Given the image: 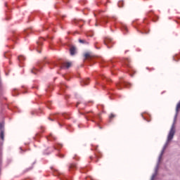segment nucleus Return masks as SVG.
Masks as SVG:
<instances>
[{"mask_svg": "<svg viewBox=\"0 0 180 180\" xmlns=\"http://www.w3.org/2000/svg\"><path fill=\"white\" fill-rule=\"evenodd\" d=\"M58 157H60V158H64V155H63L61 153H58Z\"/></svg>", "mask_w": 180, "mask_h": 180, "instance_id": "f704fd0d", "label": "nucleus"}, {"mask_svg": "<svg viewBox=\"0 0 180 180\" xmlns=\"http://www.w3.org/2000/svg\"><path fill=\"white\" fill-rule=\"evenodd\" d=\"M79 21H78V20H74L73 22L75 23L76 25H78Z\"/></svg>", "mask_w": 180, "mask_h": 180, "instance_id": "e433bc0d", "label": "nucleus"}, {"mask_svg": "<svg viewBox=\"0 0 180 180\" xmlns=\"http://www.w3.org/2000/svg\"><path fill=\"white\" fill-rule=\"evenodd\" d=\"M14 40H18V35L14 36Z\"/></svg>", "mask_w": 180, "mask_h": 180, "instance_id": "79ce46f5", "label": "nucleus"}, {"mask_svg": "<svg viewBox=\"0 0 180 180\" xmlns=\"http://www.w3.org/2000/svg\"><path fill=\"white\" fill-rule=\"evenodd\" d=\"M63 2H68V1H70V0H63Z\"/></svg>", "mask_w": 180, "mask_h": 180, "instance_id": "09e8293b", "label": "nucleus"}, {"mask_svg": "<svg viewBox=\"0 0 180 180\" xmlns=\"http://www.w3.org/2000/svg\"><path fill=\"white\" fill-rule=\"evenodd\" d=\"M79 105V102H78L77 104L76 105V108H77Z\"/></svg>", "mask_w": 180, "mask_h": 180, "instance_id": "8fccbe9b", "label": "nucleus"}, {"mask_svg": "<svg viewBox=\"0 0 180 180\" xmlns=\"http://www.w3.org/2000/svg\"><path fill=\"white\" fill-rule=\"evenodd\" d=\"M49 120H51V122H54V120H57L58 124L59 126H63V120L60 117V115L55 114L53 115L51 117L49 118Z\"/></svg>", "mask_w": 180, "mask_h": 180, "instance_id": "f257e3e1", "label": "nucleus"}, {"mask_svg": "<svg viewBox=\"0 0 180 180\" xmlns=\"http://www.w3.org/2000/svg\"><path fill=\"white\" fill-rule=\"evenodd\" d=\"M49 89L51 90V89H53V87L51 86H49Z\"/></svg>", "mask_w": 180, "mask_h": 180, "instance_id": "a18cd8bd", "label": "nucleus"}, {"mask_svg": "<svg viewBox=\"0 0 180 180\" xmlns=\"http://www.w3.org/2000/svg\"><path fill=\"white\" fill-rule=\"evenodd\" d=\"M121 29L123 30V32H127V27H126L124 25H122Z\"/></svg>", "mask_w": 180, "mask_h": 180, "instance_id": "c85d7f7f", "label": "nucleus"}, {"mask_svg": "<svg viewBox=\"0 0 180 180\" xmlns=\"http://www.w3.org/2000/svg\"><path fill=\"white\" fill-rule=\"evenodd\" d=\"M75 169H77V165H75V164H71V165H70V167H69V170H70V171H74V170H75Z\"/></svg>", "mask_w": 180, "mask_h": 180, "instance_id": "1a4fd4ad", "label": "nucleus"}, {"mask_svg": "<svg viewBox=\"0 0 180 180\" xmlns=\"http://www.w3.org/2000/svg\"><path fill=\"white\" fill-rule=\"evenodd\" d=\"M60 173L57 170L55 171V175H58Z\"/></svg>", "mask_w": 180, "mask_h": 180, "instance_id": "37998d69", "label": "nucleus"}, {"mask_svg": "<svg viewBox=\"0 0 180 180\" xmlns=\"http://www.w3.org/2000/svg\"><path fill=\"white\" fill-rule=\"evenodd\" d=\"M91 119H95V117L90 116Z\"/></svg>", "mask_w": 180, "mask_h": 180, "instance_id": "603ef678", "label": "nucleus"}, {"mask_svg": "<svg viewBox=\"0 0 180 180\" xmlns=\"http://www.w3.org/2000/svg\"><path fill=\"white\" fill-rule=\"evenodd\" d=\"M31 169H33V166H32L30 168H27V169H25L24 172H27L28 171H30Z\"/></svg>", "mask_w": 180, "mask_h": 180, "instance_id": "473e14b6", "label": "nucleus"}, {"mask_svg": "<svg viewBox=\"0 0 180 180\" xmlns=\"http://www.w3.org/2000/svg\"><path fill=\"white\" fill-rule=\"evenodd\" d=\"M116 86H117V88H118V89H120L122 86H126L127 88H129V86H131V84L126 82H121L117 83Z\"/></svg>", "mask_w": 180, "mask_h": 180, "instance_id": "20e7f679", "label": "nucleus"}, {"mask_svg": "<svg viewBox=\"0 0 180 180\" xmlns=\"http://www.w3.org/2000/svg\"><path fill=\"white\" fill-rule=\"evenodd\" d=\"M70 47V56H75L77 54V47L74 45H68Z\"/></svg>", "mask_w": 180, "mask_h": 180, "instance_id": "39448f33", "label": "nucleus"}, {"mask_svg": "<svg viewBox=\"0 0 180 180\" xmlns=\"http://www.w3.org/2000/svg\"><path fill=\"white\" fill-rule=\"evenodd\" d=\"M86 113H89V112H86Z\"/></svg>", "mask_w": 180, "mask_h": 180, "instance_id": "680f3d73", "label": "nucleus"}, {"mask_svg": "<svg viewBox=\"0 0 180 180\" xmlns=\"http://www.w3.org/2000/svg\"><path fill=\"white\" fill-rule=\"evenodd\" d=\"M16 95H18V91H16V89H14L13 91V96H16Z\"/></svg>", "mask_w": 180, "mask_h": 180, "instance_id": "2f4dec72", "label": "nucleus"}, {"mask_svg": "<svg viewBox=\"0 0 180 180\" xmlns=\"http://www.w3.org/2000/svg\"><path fill=\"white\" fill-rule=\"evenodd\" d=\"M116 117V115H115V114L111 113L110 115L109 116L110 122L111 120L113 119V117Z\"/></svg>", "mask_w": 180, "mask_h": 180, "instance_id": "cd10ccee", "label": "nucleus"}, {"mask_svg": "<svg viewBox=\"0 0 180 180\" xmlns=\"http://www.w3.org/2000/svg\"><path fill=\"white\" fill-rule=\"evenodd\" d=\"M34 164H36V162H34L33 164H32V165H34Z\"/></svg>", "mask_w": 180, "mask_h": 180, "instance_id": "6e6d98bb", "label": "nucleus"}, {"mask_svg": "<svg viewBox=\"0 0 180 180\" xmlns=\"http://www.w3.org/2000/svg\"><path fill=\"white\" fill-rule=\"evenodd\" d=\"M25 153H26V150H22V147H20V148H19V153H20V154H25Z\"/></svg>", "mask_w": 180, "mask_h": 180, "instance_id": "a878e982", "label": "nucleus"}, {"mask_svg": "<svg viewBox=\"0 0 180 180\" xmlns=\"http://www.w3.org/2000/svg\"><path fill=\"white\" fill-rule=\"evenodd\" d=\"M101 79H103V81H106V82H110V79L103 75H101Z\"/></svg>", "mask_w": 180, "mask_h": 180, "instance_id": "2eb2a0df", "label": "nucleus"}, {"mask_svg": "<svg viewBox=\"0 0 180 180\" xmlns=\"http://www.w3.org/2000/svg\"><path fill=\"white\" fill-rule=\"evenodd\" d=\"M91 122H93L94 123H95V120H91Z\"/></svg>", "mask_w": 180, "mask_h": 180, "instance_id": "5fc2aeb1", "label": "nucleus"}, {"mask_svg": "<svg viewBox=\"0 0 180 180\" xmlns=\"http://www.w3.org/2000/svg\"><path fill=\"white\" fill-rule=\"evenodd\" d=\"M0 139H1L2 141L5 139V131H1L0 132Z\"/></svg>", "mask_w": 180, "mask_h": 180, "instance_id": "4468645a", "label": "nucleus"}, {"mask_svg": "<svg viewBox=\"0 0 180 180\" xmlns=\"http://www.w3.org/2000/svg\"><path fill=\"white\" fill-rule=\"evenodd\" d=\"M62 116H63V117H65V119H70V114L62 113Z\"/></svg>", "mask_w": 180, "mask_h": 180, "instance_id": "4be33fe9", "label": "nucleus"}, {"mask_svg": "<svg viewBox=\"0 0 180 180\" xmlns=\"http://www.w3.org/2000/svg\"><path fill=\"white\" fill-rule=\"evenodd\" d=\"M118 6L119 8H123V1H120L118 2Z\"/></svg>", "mask_w": 180, "mask_h": 180, "instance_id": "bb28decb", "label": "nucleus"}, {"mask_svg": "<svg viewBox=\"0 0 180 180\" xmlns=\"http://www.w3.org/2000/svg\"><path fill=\"white\" fill-rule=\"evenodd\" d=\"M78 127H81L79 125H78Z\"/></svg>", "mask_w": 180, "mask_h": 180, "instance_id": "e2e57ef3", "label": "nucleus"}, {"mask_svg": "<svg viewBox=\"0 0 180 180\" xmlns=\"http://www.w3.org/2000/svg\"><path fill=\"white\" fill-rule=\"evenodd\" d=\"M5 131V125L4 124V122L0 123V131Z\"/></svg>", "mask_w": 180, "mask_h": 180, "instance_id": "f3484780", "label": "nucleus"}, {"mask_svg": "<svg viewBox=\"0 0 180 180\" xmlns=\"http://www.w3.org/2000/svg\"><path fill=\"white\" fill-rule=\"evenodd\" d=\"M80 2H85V0H83V1H80Z\"/></svg>", "mask_w": 180, "mask_h": 180, "instance_id": "13d9d810", "label": "nucleus"}, {"mask_svg": "<svg viewBox=\"0 0 180 180\" xmlns=\"http://www.w3.org/2000/svg\"><path fill=\"white\" fill-rule=\"evenodd\" d=\"M60 18H61V19H64V18H65V15H60L59 17H58V19H60Z\"/></svg>", "mask_w": 180, "mask_h": 180, "instance_id": "c9c22d12", "label": "nucleus"}, {"mask_svg": "<svg viewBox=\"0 0 180 180\" xmlns=\"http://www.w3.org/2000/svg\"><path fill=\"white\" fill-rule=\"evenodd\" d=\"M29 33H30V29L25 30H24V34H25V36H27V35L29 34Z\"/></svg>", "mask_w": 180, "mask_h": 180, "instance_id": "b1692460", "label": "nucleus"}, {"mask_svg": "<svg viewBox=\"0 0 180 180\" xmlns=\"http://www.w3.org/2000/svg\"><path fill=\"white\" fill-rule=\"evenodd\" d=\"M4 57H6V53H5V54H4Z\"/></svg>", "mask_w": 180, "mask_h": 180, "instance_id": "bf43d9fd", "label": "nucleus"}, {"mask_svg": "<svg viewBox=\"0 0 180 180\" xmlns=\"http://www.w3.org/2000/svg\"><path fill=\"white\" fill-rule=\"evenodd\" d=\"M11 109L14 112H19V108H18V107H16V106H14L13 108H11Z\"/></svg>", "mask_w": 180, "mask_h": 180, "instance_id": "c756f323", "label": "nucleus"}, {"mask_svg": "<svg viewBox=\"0 0 180 180\" xmlns=\"http://www.w3.org/2000/svg\"><path fill=\"white\" fill-rule=\"evenodd\" d=\"M46 63L48 64L49 65H57V63L54 62L46 61Z\"/></svg>", "mask_w": 180, "mask_h": 180, "instance_id": "5701e85b", "label": "nucleus"}, {"mask_svg": "<svg viewBox=\"0 0 180 180\" xmlns=\"http://www.w3.org/2000/svg\"><path fill=\"white\" fill-rule=\"evenodd\" d=\"M96 124H98V122H96Z\"/></svg>", "mask_w": 180, "mask_h": 180, "instance_id": "69168bd1", "label": "nucleus"}, {"mask_svg": "<svg viewBox=\"0 0 180 180\" xmlns=\"http://www.w3.org/2000/svg\"><path fill=\"white\" fill-rule=\"evenodd\" d=\"M65 88H67V86H65V84H60V90L62 91V92H64Z\"/></svg>", "mask_w": 180, "mask_h": 180, "instance_id": "aec40b11", "label": "nucleus"}, {"mask_svg": "<svg viewBox=\"0 0 180 180\" xmlns=\"http://www.w3.org/2000/svg\"><path fill=\"white\" fill-rule=\"evenodd\" d=\"M32 74H34V75H37V73L40 72V70H39V69H37L36 67H33L31 70H30Z\"/></svg>", "mask_w": 180, "mask_h": 180, "instance_id": "6e6552de", "label": "nucleus"}, {"mask_svg": "<svg viewBox=\"0 0 180 180\" xmlns=\"http://www.w3.org/2000/svg\"><path fill=\"white\" fill-rule=\"evenodd\" d=\"M51 153H53V150L49 151V153H46V150L44 152V154H45L46 155H49V154H51Z\"/></svg>", "mask_w": 180, "mask_h": 180, "instance_id": "72a5a7b5", "label": "nucleus"}, {"mask_svg": "<svg viewBox=\"0 0 180 180\" xmlns=\"http://www.w3.org/2000/svg\"><path fill=\"white\" fill-rule=\"evenodd\" d=\"M103 43L108 47V49H112L113 41L112 40L111 38L104 37Z\"/></svg>", "mask_w": 180, "mask_h": 180, "instance_id": "f03ea898", "label": "nucleus"}, {"mask_svg": "<svg viewBox=\"0 0 180 180\" xmlns=\"http://www.w3.org/2000/svg\"><path fill=\"white\" fill-rule=\"evenodd\" d=\"M129 75H131V77H133V75H131V73H129Z\"/></svg>", "mask_w": 180, "mask_h": 180, "instance_id": "4d7b16f0", "label": "nucleus"}, {"mask_svg": "<svg viewBox=\"0 0 180 180\" xmlns=\"http://www.w3.org/2000/svg\"><path fill=\"white\" fill-rule=\"evenodd\" d=\"M101 63H102V64H104L103 67H105V65H108V64H106V63H105V61H102Z\"/></svg>", "mask_w": 180, "mask_h": 180, "instance_id": "58836bf2", "label": "nucleus"}, {"mask_svg": "<svg viewBox=\"0 0 180 180\" xmlns=\"http://www.w3.org/2000/svg\"><path fill=\"white\" fill-rule=\"evenodd\" d=\"M79 43H80L81 44H89V43L88 41H86L85 39H79Z\"/></svg>", "mask_w": 180, "mask_h": 180, "instance_id": "ddd939ff", "label": "nucleus"}, {"mask_svg": "<svg viewBox=\"0 0 180 180\" xmlns=\"http://www.w3.org/2000/svg\"><path fill=\"white\" fill-rule=\"evenodd\" d=\"M101 86H102V88H103V89H105V86L104 84H101Z\"/></svg>", "mask_w": 180, "mask_h": 180, "instance_id": "49530a36", "label": "nucleus"}, {"mask_svg": "<svg viewBox=\"0 0 180 180\" xmlns=\"http://www.w3.org/2000/svg\"><path fill=\"white\" fill-rule=\"evenodd\" d=\"M149 32H150V30H148V31L147 32V29L143 28V30L141 31V33L142 34H148Z\"/></svg>", "mask_w": 180, "mask_h": 180, "instance_id": "dca6fc26", "label": "nucleus"}, {"mask_svg": "<svg viewBox=\"0 0 180 180\" xmlns=\"http://www.w3.org/2000/svg\"><path fill=\"white\" fill-rule=\"evenodd\" d=\"M124 63L125 65H127V67H130L129 65V63H130V60L129 59H124Z\"/></svg>", "mask_w": 180, "mask_h": 180, "instance_id": "412c9836", "label": "nucleus"}, {"mask_svg": "<svg viewBox=\"0 0 180 180\" xmlns=\"http://www.w3.org/2000/svg\"><path fill=\"white\" fill-rule=\"evenodd\" d=\"M37 43L38 44V47L37 48V51L38 53H41V51H40V46H43V43H41V41H39V42L38 41Z\"/></svg>", "mask_w": 180, "mask_h": 180, "instance_id": "f8f14e48", "label": "nucleus"}, {"mask_svg": "<svg viewBox=\"0 0 180 180\" xmlns=\"http://www.w3.org/2000/svg\"><path fill=\"white\" fill-rule=\"evenodd\" d=\"M59 65H60V68H70L71 67V63H66L65 64L62 62H58Z\"/></svg>", "mask_w": 180, "mask_h": 180, "instance_id": "0eeeda50", "label": "nucleus"}, {"mask_svg": "<svg viewBox=\"0 0 180 180\" xmlns=\"http://www.w3.org/2000/svg\"><path fill=\"white\" fill-rule=\"evenodd\" d=\"M96 84L97 85H100V83H99V82H98V80H96Z\"/></svg>", "mask_w": 180, "mask_h": 180, "instance_id": "c03bdc74", "label": "nucleus"}, {"mask_svg": "<svg viewBox=\"0 0 180 180\" xmlns=\"http://www.w3.org/2000/svg\"><path fill=\"white\" fill-rule=\"evenodd\" d=\"M148 16L150 18H152V20H153V22H157V20H158V16L155 15H150V13L148 14Z\"/></svg>", "mask_w": 180, "mask_h": 180, "instance_id": "9d476101", "label": "nucleus"}, {"mask_svg": "<svg viewBox=\"0 0 180 180\" xmlns=\"http://www.w3.org/2000/svg\"><path fill=\"white\" fill-rule=\"evenodd\" d=\"M85 117L87 120H89V119H88V116L85 115Z\"/></svg>", "mask_w": 180, "mask_h": 180, "instance_id": "3c124183", "label": "nucleus"}, {"mask_svg": "<svg viewBox=\"0 0 180 180\" xmlns=\"http://www.w3.org/2000/svg\"><path fill=\"white\" fill-rule=\"evenodd\" d=\"M86 35L89 37H92V36H94V32H87Z\"/></svg>", "mask_w": 180, "mask_h": 180, "instance_id": "7c9ffc66", "label": "nucleus"}, {"mask_svg": "<svg viewBox=\"0 0 180 180\" xmlns=\"http://www.w3.org/2000/svg\"><path fill=\"white\" fill-rule=\"evenodd\" d=\"M81 84L82 86L84 85H88L89 84V79H84L81 82Z\"/></svg>", "mask_w": 180, "mask_h": 180, "instance_id": "9b49d317", "label": "nucleus"}, {"mask_svg": "<svg viewBox=\"0 0 180 180\" xmlns=\"http://www.w3.org/2000/svg\"><path fill=\"white\" fill-rule=\"evenodd\" d=\"M48 140H56V136H53V134H51L49 136L47 137Z\"/></svg>", "mask_w": 180, "mask_h": 180, "instance_id": "6ab92c4d", "label": "nucleus"}, {"mask_svg": "<svg viewBox=\"0 0 180 180\" xmlns=\"http://www.w3.org/2000/svg\"><path fill=\"white\" fill-rule=\"evenodd\" d=\"M142 117L144 119V120H147L148 122H150V120H148L147 119H146V117H144V116L142 115Z\"/></svg>", "mask_w": 180, "mask_h": 180, "instance_id": "a19ab883", "label": "nucleus"}, {"mask_svg": "<svg viewBox=\"0 0 180 180\" xmlns=\"http://www.w3.org/2000/svg\"><path fill=\"white\" fill-rule=\"evenodd\" d=\"M81 172H85L84 170H81Z\"/></svg>", "mask_w": 180, "mask_h": 180, "instance_id": "052dcab7", "label": "nucleus"}, {"mask_svg": "<svg viewBox=\"0 0 180 180\" xmlns=\"http://www.w3.org/2000/svg\"><path fill=\"white\" fill-rule=\"evenodd\" d=\"M100 129H102V127H99Z\"/></svg>", "mask_w": 180, "mask_h": 180, "instance_id": "0e129e2a", "label": "nucleus"}, {"mask_svg": "<svg viewBox=\"0 0 180 180\" xmlns=\"http://www.w3.org/2000/svg\"><path fill=\"white\" fill-rule=\"evenodd\" d=\"M25 58L22 56H18V61H20V64L25 61Z\"/></svg>", "mask_w": 180, "mask_h": 180, "instance_id": "a211bd4d", "label": "nucleus"}, {"mask_svg": "<svg viewBox=\"0 0 180 180\" xmlns=\"http://www.w3.org/2000/svg\"><path fill=\"white\" fill-rule=\"evenodd\" d=\"M47 38H48V39H53V37H50V36H49V35L47 36Z\"/></svg>", "mask_w": 180, "mask_h": 180, "instance_id": "de8ad7c7", "label": "nucleus"}, {"mask_svg": "<svg viewBox=\"0 0 180 180\" xmlns=\"http://www.w3.org/2000/svg\"><path fill=\"white\" fill-rule=\"evenodd\" d=\"M96 119H98L99 120V119H101V115L98 114L97 116H96Z\"/></svg>", "mask_w": 180, "mask_h": 180, "instance_id": "4c0bfd02", "label": "nucleus"}, {"mask_svg": "<svg viewBox=\"0 0 180 180\" xmlns=\"http://www.w3.org/2000/svg\"><path fill=\"white\" fill-rule=\"evenodd\" d=\"M84 61H89V63L94 61V56H92L89 53H86L84 54Z\"/></svg>", "mask_w": 180, "mask_h": 180, "instance_id": "423d86ee", "label": "nucleus"}, {"mask_svg": "<svg viewBox=\"0 0 180 180\" xmlns=\"http://www.w3.org/2000/svg\"><path fill=\"white\" fill-rule=\"evenodd\" d=\"M64 78H65L66 79H68V77H65V76H63Z\"/></svg>", "mask_w": 180, "mask_h": 180, "instance_id": "864d4df0", "label": "nucleus"}, {"mask_svg": "<svg viewBox=\"0 0 180 180\" xmlns=\"http://www.w3.org/2000/svg\"><path fill=\"white\" fill-rule=\"evenodd\" d=\"M96 26H98V25H103V23H108V18L106 17H102L101 18L96 19Z\"/></svg>", "mask_w": 180, "mask_h": 180, "instance_id": "7ed1b4c3", "label": "nucleus"}, {"mask_svg": "<svg viewBox=\"0 0 180 180\" xmlns=\"http://www.w3.org/2000/svg\"><path fill=\"white\" fill-rule=\"evenodd\" d=\"M61 147H63V145H61V144H58L57 146H53V148H54L55 150H58V148H61Z\"/></svg>", "mask_w": 180, "mask_h": 180, "instance_id": "393cba45", "label": "nucleus"}, {"mask_svg": "<svg viewBox=\"0 0 180 180\" xmlns=\"http://www.w3.org/2000/svg\"><path fill=\"white\" fill-rule=\"evenodd\" d=\"M37 65L39 66V68H41V67H43V65H41V63H39Z\"/></svg>", "mask_w": 180, "mask_h": 180, "instance_id": "ea45409f", "label": "nucleus"}]
</instances>
